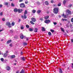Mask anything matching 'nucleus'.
Returning a JSON list of instances; mask_svg holds the SVG:
<instances>
[{"label": "nucleus", "instance_id": "obj_39", "mask_svg": "<svg viewBox=\"0 0 73 73\" xmlns=\"http://www.w3.org/2000/svg\"><path fill=\"white\" fill-rule=\"evenodd\" d=\"M61 5V4L60 3H59L58 4V7H60Z\"/></svg>", "mask_w": 73, "mask_h": 73}, {"label": "nucleus", "instance_id": "obj_62", "mask_svg": "<svg viewBox=\"0 0 73 73\" xmlns=\"http://www.w3.org/2000/svg\"><path fill=\"white\" fill-rule=\"evenodd\" d=\"M16 73H19V71H17Z\"/></svg>", "mask_w": 73, "mask_h": 73}, {"label": "nucleus", "instance_id": "obj_17", "mask_svg": "<svg viewBox=\"0 0 73 73\" xmlns=\"http://www.w3.org/2000/svg\"><path fill=\"white\" fill-rule=\"evenodd\" d=\"M18 9H15L14 10V12H18Z\"/></svg>", "mask_w": 73, "mask_h": 73}, {"label": "nucleus", "instance_id": "obj_28", "mask_svg": "<svg viewBox=\"0 0 73 73\" xmlns=\"http://www.w3.org/2000/svg\"><path fill=\"white\" fill-rule=\"evenodd\" d=\"M27 14V10H25L24 13V15H26Z\"/></svg>", "mask_w": 73, "mask_h": 73}, {"label": "nucleus", "instance_id": "obj_9", "mask_svg": "<svg viewBox=\"0 0 73 73\" xmlns=\"http://www.w3.org/2000/svg\"><path fill=\"white\" fill-rule=\"evenodd\" d=\"M68 13V14L71 15V12L69 10H67L66 13Z\"/></svg>", "mask_w": 73, "mask_h": 73}, {"label": "nucleus", "instance_id": "obj_34", "mask_svg": "<svg viewBox=\"0 0 73 73\" xmlns=\"http://www.w3.org/2000/svg\"><path fill=\"white\" fill-rule=\"evenodd\" d=\"M48 35L49 36H50L52 35V33L50 32H48Z\"/></svg>", "mask_w": 73, "mask_h": 73}, {"label": "nucleus", "instance_id": "obj_16", "mask_svg": "<svg viewBox=\"0 0 73 73\" xmlns=\"http://www.w3.org/2000/svg\"><path fill=\"white\" fill-rule=\"evenodd\" d=\"M24 25H21V29H24Z\"/></svg>", "mask_w": 73, "mask_h": 73}, {"label": "nucleus", "instance_id": "obj_20", "mask_svg": "<svg viewBox=\"0 0 73 73\" xmlns=\"http://www.w3.org/2000/svg\"><path fill=\"white\" fill-rule=\"evenodd\" d=\"M48 18H49V16H47L44 17V19H48Z\"/></svg>", "mask_w": 73, "mask_h": 73}, {"label": "nucleus", "instance_id": "obj_64", "mask_svg": "<svg viewBox=\"0 0 73 73\" xmlns=\"http://www.w3.org/2000/svg\"><path fill=\"white\" fill-rule=\"evenodd\" d=\"M10 0V1H12V0Z\"/></svg>", "mask_w": 73, "mask_h": 73}, {"label": "nucleus", "instance_id": "obj_19", "mask_svg": "<svg viewBox=\"0 0 73 73\" xmlns=\"http://www.w3.org/2000/svg\"><path fill=\"white\" fill-rule=\"evenodd\" d=\"M23 17L24 19H26L27 17V15H26L24 14Z\"/></svg>", "mask_w": 73, "mask_h": 73}, {"label": "nucleus", "instance_id": "obj_12", "mask_svg": "<svg viewBox=\"0 0 73 73\" xmlns=\"http://www.w3.org/2000/svg\"><path fill=\"white\" fill-rule=\"evenodd\" d=\"M29 30L30 32H32V31H33V29L31 28H29Z\"/></svg>", "mask_w": 73, "mask_h": 73}, {"label": "nucleus", "instance_id": "obj_1", "mask_svg": "<svg viewBox=\"0 0 73 73\" xmlns=\"http://www.w3.org/2000/svg\"><path fill=\"white\" fill-rule=\"evenodd\" d=\"M58 12V8H55L54 9V13L57 14Z\"/></svg>", "mask_w": 73, "mask_h": 73}, {"label": "nucleus", "instance_id": "obj_46", "mask_svg": "<svg viewBox=\"0 0 73 73\" xmlns=\"http://www.w3.org/2000/svg\"><path fill=\"white\" fill-rule=\"evenodd\" d=\"M71 21L72 23L73 22V18H72L71 19Z\"/></svg>", "mask_w": 73, "mask_h": 73}, {"label": "nucleus", "instance_id": "obj_41", "mask_svg": "<svg viewBox=\"0 0 73 73\" xmlns=\"http://www.w3.org/2000/svg\"><path fill=\"white\" fill-rule=\"evenodd\" d=\"M25 4H28V1H25Z\"/></svg>", "mask_w": 73, "mask_h": 73}, {"label": "nucleus", "instance_id": "obj_10", "mask_svg": "<svg viewBox=\"0 0 73 73\" xmlns=\"http://www.w3.org/2000/svg\"><path fill=\"white\" fill-rule=\"evenodd\" d=\"M12 40H8L7 41V44H10Z\"/></svg>", "mask_w": 73, "mask_h": 73}, {"label": "nucleus", "instance_id": "obj_59", "mask_svg": "<svg viewBox=\"0 0 73 73\" xmlns=\"http://www.w3.org/2000/svg\"><path fill=\"white\" fill-rule=\"evenodd\" d=\"M69 23H70V21H68V24H69Z\"/></svg>", "mask_w": 73, "mask_h": 73}, {"label": "nucleus", "instance_id": "obj_52", "mask_svg": "<svg viewBox=\"0 0 73 73\" xmlns=\"http://www.w3.org/2000/svg\"><path fill=\"white\" fill-rule=\"evenodd\" d=\"M23 1V0H20L19 1V2H22Z\"/></svg>", "mask_w": 73, "mask_h": 73}, {"label": "nucleus", "instance_id": "obj_38", "mask_svg": "<svg viewBox=\"0 0 73 73\" xmlns=\"http://www.w3.org/2000/svg\"><path fill=\"white\" fill-rule=\"evenodd\" d=\"M2 20L3 21H5V18H3Z\"/></svg>", "mask_w": 73, "mask_h": 73}, {"label": "nucleus", "instance_id": "obj_57", "mask_svg": "<svg viewBox=\"0 0 73 73\" xmlns=\"http://www.w3.org/2000/svg\"><path fill=\"white\" fill-rule=\"evenodd\" d=\"M6 53H8V51H6Z\"/></svg>", "mask_w": 73, "mask_h": 73}, {"label": "nucleus", "instance_id": "obj_47", "mask_svg": "<svg viewBox=\"0 0 73 73\" xmlns=\"http://www.w3.org/2000/svg\"><path fill=\"white\" fill-rule=\"evenodd\" d=\"M53 24L54 25H56L57 23L56 22H53Z\"/></svg>", "mask_w": 73, "mask_h": 73}, {"label": "nucleus", "instance_id": "obj_42", "mask_svg": "<svg viewBox=\"0 0 73 73\" xmlns=\"http://www.w3.org/2000/svg\"><path fill=\"white\" fill-rule=\"evenodd\" d=\"M1 61H4V59L3 58H2L1 59Z\"/></svg>", "mask_w": 73, "mask_h": 73}, {"label": "nucleus", "instance_id": "obj_27", "mask_svg": "<svg viewBox=\"0 0 73 73\" xmlns=\"http://www.w3.org/2000/svg\"><path fill=\"white\" fill-rule=\"evenodd\" d=\"M4 5H8V3L7 2H5L4 3Z\"/></svg>", "mask_w": 73, "mask_h": 73}, {"label": "nucleus", "instance_id": "obj_21", "mask_svg": "<svg viewBox=\"0 0 73 73\" xmlns=\"http://www.w3.org/2000/svg\"><path fill=\"white\" fill-rule=\"evenodd\" d=\"M60 70H59V72L60 73H62V69L61 68H60Z\"/></svg>", "mask_w": 73, "mask_h": 73}, {"label": "nucleus", "instance_id": "obj_50", "mask_svg": "<svg viewBox=\"0 0 73 73\" xmlns=\"http://www.w3.org/2000/svg\"><path fill=\"white\" fill-rule=\"evenodd\" d=\"M54 1H53V0H51V3H53Z\"/></svg>", "mask_w": 73, "mask_h": 73}, {"label": "nucleus", "instance_id": "obj_5", "mask_svg": "<svg viewBox=\"0 0 73 73\" xmlns=\"http://www.w3.org/2000/svg\"><path fill=\"white\" fill-rule=\"evenodd\" d=\"M20 37L21 39H23L24 38V35H23V34H21L20 35Z\"/></svg>", "mask_w": 73, "mask_h": 73}, {"label": "nucleus", "instance_id": "obj_35", "mask_svg": "<svg viewBox=\"0 0 73 73\" xmlns=\"http://www.w3.org/2000/svg\"><path fill=\"white\" fill-rule=\"evenodd\" d=\"M32 12L33 13H35V12H36V10H33L32 11Z\"/></svg>", "mask_w": 73, "mask_h": 73}, {"label": "nucleus", "instance_id": "obj_56", "mask_svg": "<svg viewBox=\"0 0 73 73\" xmlns=\"http://www.w3.org/2000/svg\"><path fill=\"white\" fill-rule=\"evenodd\" d=\"M21 16L22 18H23V17H24V16H23V15H21Z\"/></svg>", "mask_w": 73, "mask_h": 73}, {"label": "nucleus", "instance_id": "obj_63", "mask_svg": "<svg viewBox=\"0 0 73 73\" xmlns=\"http://www.w3.org/2000/svg\"><path fill=\"white\" fill-rule=\"evenodd\" d=\"M10 56H8V58H9V57H10Z\"/></svg>", "mask_w": 73, "mask_h": 73}, {"label": "nucleus", "instance_id": "obj_14", "mask_svg": "<svg viewBox=\"0 0 73 73\" xmlns=\"http://www.w3.org/2000/svg\"><path fill=\"white\" fill-rule=\"evenodd\" d=\"M22 11L23 10L21 9H19L18 11V12L19 13H21V12H22Z\"/></svg>", "mask_w": 73, "mask_h": 73}, {"label": "nucleus", "instance_id": "obj_55", "mask_svg": "<svg viewBox=\"0 0 73 73\" xmlns=\"http://www.w3.org/2000/svg\"><path fill=\"white\" fill-rule=\"evenodd\" d=\"M58 17L60 18V17H61V15H59Z\"/></svg>", "mask_w": 73, "mask_h": 73}, {"label": "nucleus", "instance_id": "obj_33", "mask_svg": "<svg viewBox=\"0 0 73 73\" xmlns=\"http://www.w3.org/2000/svg\"><path fill=\"white\" fill-rule=\"evenodd\" d=\"M3 12H1L0 13V16H3Z\"/></svg>", "mask_w": 73, "mask_h": 73}, {"label": "nucleus", "instance_id": "obj_6", "mask_svg": "<svg viewBox=\"0 0 73 73\" xmlns=\"http://www.w3.org/2000/svg\"><path fill=\"white\" fill-rule=\"evenodd\" d=\"M31 20L33 22H36V19L34 18H31Z\"/></svg>", "mask_w": 73, "mask_h": 73}, {"label": "nucleus", "instance_id": "obj_61", "mask_svg": "<svg viewBox=\"0 0 73 73\" xmlns=\"http://www.w3.org/2000/svg\"><path fill=\"white\" fill-rule=\"evenodd\" d=\"M20 21H21V20H20V19H19V22H20Z\"/></svg>", "mask_w": 73, "mask_h": 73}, {"label": "nucleus", "instance_id": "obj_44", "mask_svg": "<svg viewBox=\"0 0 73 73\" xmlns=\"http://www.w3.org/2000/svg\"><path fill=\"white\" fill-rule=\"evenodd\" d=\"M24 45H27V43L24 42Z\"/></svg>", "mask_w": 73, "mask_h": 73}, {"label": "nucleus", "instance_id": "obj_54", "mask_svg": "<svg viewBox=\"0 0 73 73\" xmlns=\"http://www.w3.org/2000/svg\"><path fill=\"white\" fill-rule=\"evenodd\" d=\"M71 41L72 42H73V39H71Z\"/></svg>", "mask_w": 73, "mask_h": 73}, {"label": "nucleus", "instance_id": "obj_7", "mask_svg": "<svg viewBox=\"0 0 73 73\" xmlns=\"http://www.w3.org/2000/svg\"><path fill=\"white\" fill-rule=\"evenodd\" d=\"M62 17H64V18H67V17H66V15H65L64 13H63L62 14Z\"/></svg>", "mask_w": 73, "mask_h": 73}, {"label": "nucleus", "instance_id": "obj_24", "mask_svg": "<svg viewBox=\"0 0 73 73\" xmlns=\"http://www.w3.org/2000/svg\"><path fill=\"white\" fill-rule=\"evenodd\" d=\"M42 31H45V28H44V27H42Z\"/></svg>", "mask_w": 73, "mask_h": 73}, {"label": "nucleus", "instance_id": "obj_8", "mask_svg": "<svg viewBox=\"0 0 73 73\" xmlns=\"http://www.w3.org/2000/svg\"><path fill=\"white\" fill-rule=\"evenodd\" d=\"M6 68L7 70H8V71H9L10 70V69H11V68L9 66H7Z\"/></svg>", "mask_w": 73, "mask_h": 73}, {"label": "nucleus", "instance_id": "obj_15", "mask_svg": "<svg viewBox=\"0 0 73 73\" xmlns=\"http://www.w3.org/2000/svg\"><path fill=\"white\" fill-rule=\"evenodd\" d=\"M44 3L46 5H49V3H48V2L47 1H45Z\"/></svg>", "mask_w": 73, "mask_h": 73}, {"label": "nucleus", "instance_id": "obj_49", "mask_svg": "<svg viewBox=\"0 0 73 73\" xmlns=\"http://www.w3.org/2000/svg\"><path fill=\"white\" fill-rule=\"evenodd\" d=\"M40 20H41V21H42V20H43V19L42 18H40Z\"/></svg>", "mask_w": 73, "mask_h": 73}, {"label": "nucleus", "instance_id": "obj_4", "mask_svg": "<svg viewBox=\"0 0 73 73\" xmlns=\"http://www.w3.org/2000/svg\"><path fill=\"white\" fill-rule=\"evenodd\" d=\"M50 21L49 20H47L44 21V23L46 24H49V23H50Z\"/></svg>", "mask_w": 73, "mask_h": 73}, {"label": "nucleus", "instance_id": "obj_11", "mask_svg": "<svg viewBox=\"0 0 73 73\" xmlns=\"http://www.w3.org/2000/svg\"><path fill=\"white\" fill-rule=\"evenodd\" d=\"M21 60H23V61H25V58L24 57H22L21 58Z\"/></svg>", "mask_w": 73, "mask_h": 73}, {"label": "nucleus", "instance_id": "obj_13", "mask_svg": "<svg viewBox=\"0 0 73 73\" xmlns=\"http://www.w3.org/2000/svg\"><path fill=\"white\" fill-rule=\"evenodd\" d=\"M7 56H8V54L6 53H4L3 54V56L4 57H6Z\"/></svg>", "mask_w": 73, "mask_h": 73}, {"label": "nucleus", "instance_id": "obj_32", "mask_svg": "<svg viewBox=\"0 0 73 73\" xmlns=\"http://www.w3.org/2000/svg\"><path fill=\"white\" fill-rule=\"evenodd\" d=\"M34 31L35 32H37V29H35Z\"/></svg>", "mask_w": 73, "mask_h": 73}, {"label": "nucleus", "instance_id": "obj_48", "mask_svg": "<svg viewBox=\"0 0 73 73\" xmlns=\"http://www.w3.org/2000/svg\"><path fill=\"white\" fill-rule=\"evenodd\" d=\"M71 64H72L71 67H72V68H73V63H72Z\"/></svg>", "mask_w": 73, "mask_h": 73}, {"label": "nucleus", "instance_id": "obj_36", "mask_svg": "<svg viewBox=\"0 0 73 73\" xmlns=\"http://www.w3.org/2000/svg\"><path fill=\"white\" fill-rule=\"evenodd\" d=\"M50 31H51V32H52V33H53V32H54V31L53 30L50 29Z\"/></svg>", "mask_w": 73, "mask_h": 73}, {"label": "nucleus", "instance_id": "obj_37", "mask_svg": "<svg viewBox=\"0 0 73 73\" xmlns=\"http://www.w3.org/2000/svg\"><path fill=\"white\" fill-rule=\"evenodd\" d=\"M26 27L27 28H29V26L28 25H26Z\"/></svg>", "mask_w": 73, "mask_h": 73}, {"label": "nucleus", "instance_id": "obj_2", "mask_svg": "<svg viewBox=\"0 0 73 73\" xmlns=\"http://www.w3.org/2000/svg\"><path fill=\"white\" fill-rule=\"evenodd\" d=\"M6 25L8 26L9 28H11V23L9 22H7L6 23Z\"/></svg>", "mask_w": 73, "mask_h": 73}, {"label": "nucleus", "instance_id": "obj_26", "mask_svg": "<svg viewBox=\"0 0 73 73\" xmlns=\"http://www.w3.org/2000/svg\"><path fill=\"white\" fill-rule=\"evenodd\" d=\"M11 5L12 7H15V5L13 3H11Z\"/></svg>", "mask_w": 73, "mask_h": 73}, {"label": "nucleus", "instance_id": "obj_58", "mask_svg": "<svg viewBox=\"0 0 73 73\" xmlns=\"http://www.w3.org/2000/svg\"><path fill=\"white\" fill-rule=\"evenodd\" d=\"M3 31V30H0V32H2V31Z\"/></svg>", "mask_w": 73, "mask_h": 73}, {"label": "nucleus", "instance_id": "obj_45", "mask_svg": "<svg viewBox=\"0 0 73 73\" xmlns=\"http://www.w3.org/2000/svg\"><path fill=\"white\" fill-rule=\"evenodd\" d=\"M29 39V38H26L27 41H28Z\"/></svg>", "mask_w": 73, "mask_h": 73}, {"label": "nucleus", "instance_id": "obj_60", "mask_svg": "<svg viewBox=\"0 0 73 73\" xmlns=\"http://www.w3.org/2000/svg\"><path fill=\"white\" fill-rule=\"evenodd\" d=\"M21 54H23V52H21Z\"/></svg>", "mask_w": 73, "mask_h": 73}, {"label": "nucleus", "instance_id": "obj_22", "mask_svg": "<svg viewBox=\"0 0 73 73\" xmlns=\"http://www.w3.org/2000/svg\"><path fill=\"white\" fill-rule=\"evenodd\" d=\"M62 31V32H64L65 30H64V29H63L62 28H60Z\"/></svg>", "mask_w": 73, "mask_h": 73}, {"label": "nucleus", "instance_id": "obj_30", "mask_svg": "<svg viewBox=\"0 0 73 73\" xmlns=\"http://www.w3.org/2000/svg\"><path fill=\"white\" fill-rule=\"evenodd\" d=\"M11 25L12 26H14L15 25V23L12 22L11 23Z\"/></svg>", "mask_w": 73, "mask_h": 73}, {"label": "nucleus", "instance_id": "obj_31", "mask_svg": "<svg viewBox=\"0 0 73 73\" xmlns=\"http://www.w3.org/2000/svg\"><path fill=\"white\" fill-rule=\"evenodd\" d=\"M66 1L65 0H64L63 1V4L64 5H65V4L66 3Z\"/></svg>", "mask_w": 73, "mask_h": 73}, {"label": "nucleus", "instance_id": "obj_18", "mask_svg": "<svg viewBox=\"0 0 73 73\" xmlns=\"http://www.w3.org/2000/svg\"><path fill=\"white\" fill-rule=\"evenodd\" d=\"M15 57V55H12L11 56V58H14Z\"/></svg>", "mask_w": 73, "mask_h": 73}, {"label": "nucleus", "instance_id": "obj_25", "mask_svg": "<svg viewBox=\"0 0 73 73\" xmlns=\"http://www.w3.org/2000/svg\"><path fill=\"white\" fill-rule=\"evenodd\" d=\"M30 23L31 24H32V25H34V24H35V23L33 22H32V21H30Z\"/></svg>", "mask_w": 73, "mask_h": 73}, {"label": "nucleus", "instance_id": "obj_53", "mask_svg": "<svg viewBox=\"0 0 73 73\" xmlns=\"http://www.w3.org/2000/svg\"><path fill=\"white\" fill-rule=\"evenodd\" d=\"M72 6V5L71 4L69 5V7H71Z\"/></svg>", "mask_w": 73, "mask_h": 73}, {"label": "nucleus", "instance_id": "obj_3", "mask_svg": "<svg viewBox=\"0 0 73 73\" xmlns=\"http://www.w3.org/2000/svg\"><path fill=\"white\" fill-rule=\"evenodd\" d=\"M20 7L22 8H24L25 7V5L23 3L20 4Z\"/></svg>", "mask_w": 73, "mask_h": 73}, {"label": "nucleus", "instance_id": "obj_29", "mask_svg": "<svg viewBox=\"0 0 73 73\" xmlns=\"http://www.w3.org/2000/svg\"><path fill=\"white\" fill-rule=\"evenodd\" d=\"M20 73H24V70L22 69L21 71V72H20Z\"/></svg>", "mask_w": 73, "mask_h": 73}, {"label": "nucleus", "instance_id": "obj_43", "mask_svg": "<svg viewBox=\"0 0 73 73\" xmlns=\"http://www.w3.org/2000/svg\"><path fill=\"white\" fill-rule=\"evenodd\" d=\"M9 46H10L12 47V43H11L10 44Z\"/></svg>", "mask_w": 73, "mask_h": 73}, {"label": "nucleus", "instance_id": "obj_51", "mask_svg": "<svg viewBox=\"0 0 73 73\" xmlns=\"http://www.w3.org/2000/svg\"><path fill=\"white\" fill-rule=\"evenodd\" d=\"M3 7V5H0V8H1Z\"/></svg>", "mask_w": 73, "mask_h": 73}, {"label": "nucleus", "instance_id": "obj_23", "mask_svg": "<svg viewBox=\"0 0 73 73\" xmlns=\"http://www.w3.org/2000/svg\"><path fill=\"white\" fill-rule=\"evenodd\" d=\"M41 11L40 10H39L37 11V13H38V14H39L40 13H41Z\"/></svg>", "mask_w": 73, "mask_h": 73}, {"label": "nucleus", "instance_id": "obj_40", "mask_svg": "<svg viewBox=\"0 0 73 73\" xmlns=\"http://www.w3.org/2000/svg\"><path fill=\"white\" fill-rule=\"evenodd\" d=\"M62 20L63 21H66V20H67V19H62Z\"/></svg>", "mask_w": 73, "mask_h": 73}]
</instances>
